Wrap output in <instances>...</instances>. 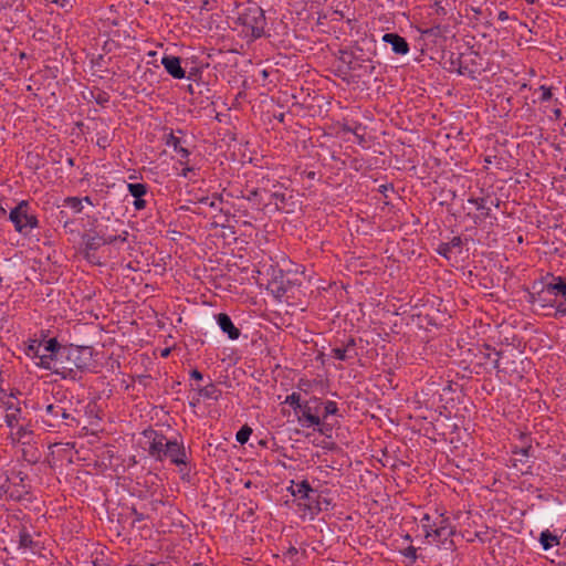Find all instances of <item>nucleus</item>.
Here are the masks:
<instances>
[{"mask_svg": "<svg viewBox=\"0 0 566 566\" xmlns=\"http://www.w3.org/2000/svg\"><path fill=\"white\" fill-rule=\"evenodd\" d=\"M400 553L406 558H408L411 563H415L417 560V558H418L417 548L415 546H412V545L401 549Z\"/></svg>", "mask_w": 566, "mask_h": 566, "instance_id": "36", "label": "nucleus"}, {"mask_svg": "<svg viewBox=\"0 0 566 566\" xmlns=\"http://www.w3.org/2000/svg\"><path fill=\"white\" fill-rule=\"evenodd\" d=\"M437 29H438V28H430V29H426V30L421 31V33H422L423 35H433V34H436V30H437Z\"/></svg>", "mask_w": 566, "mask_h": 566, "instance_id": "48", "label": "nucleus"}, {"mask_svg": "<svg viewBox=\"0 0 566 566\" xmlns=\"http://www.w3.org/2000/svg\"><path fill=\"white\" fill-rule=\"evenodd\" d=\"M165 460L168 459L176 467L188 464L187 452L181 439H170L169 442H165Z\"/></svg>", "mask_w": 566, "mask_h": 566, "instance_id": "13", "label": "nucleus"}, {"mask_svg": "<svg viewBox=\"0 0 566 566\" xmlns=\"http://www.w3.org/2000/svg\"><path fill=\"white\" fill-rule=\"evenodd\" d=\"M133 522L139 523L145 520V515L143 513H139L137 510L133 509L132 511Z\"/></svg>", "mask_w": 566, "mask_h": 566, "instance_id": "44", "label": "nucleus"}, {"mask_svg": "<svg viewBox=\"0 0 566 566\" xmlns=\"http://www.w3.org/2000/svg\"><path fill=\"white\" fill-rule=\"evenodd\" d=\"M356 343L353 338H349L347 344L344 347H334L331 350V356L335 359L347 361L357 355L355 350Z\"/></svg>", "mask_w": 566, "mask_h": 566, "instance_id": "19", "label": "nucleus"}, {"mask_svg": "<svg viewBox=\"0 0 566 566\" xmlns=\"http://www.w3.org/2000/svg\"><path fill=\"white\" fill-rule=\"evenodd\" d=\"M532 447H522V448H515L512 450V467L518 469V463L522 465H527L530 463V460L532 458Z\"/></svg>", "mask_w": 566, "mask_h": 566, "instance_id": "21", "label": "nucleus"}, {"mask_svg": "<svg viewBox=\"0 0 566 566\" xmlns=\"http://www.w3.org/2000/svg\"><path fill=\"white\" fill-rule=\"evenodd\" d=\"M437 252L446 258V259H450V253L452 252V250L450 249V247L447 244V242H443L441 243L438 249H437Z\"/></svg>", "mask_w": 566, "mask_h": 566, "instance_id": "40", "label": "nucleus"}, {"mask_svg": "<svg viewBox=\"0 0 566 566\" xmlns=\"http://www.w3.org/2000/svg\"><path fill=\"white\" fill-rule=\"evenodd\" d=\"M545 291L555 297H559L560 294L566 292V280L562 276H553L552 282L545 285Z\"/></svg>", "mask_w": 566, "mask_h": 566, "instance_id": "22", "label": "nucleus"}, {"mask_svg": "<svg viewBox=\"0 0 566 566\" xmlns=\"http://www.w3.org/2000/svg\"><path fill=\"white\" fill-rule=\"evenodd\" d=\"M117 242V237H102L98 234H87L84 238L85 251L87 258H90L91 251H96L99 247L105 244H113Z\"/></svg>", "mask_w": 566, "mask_h": 566, "instance_id": "18", "label": "nucleus"}, {"mask_svg": "<svg viewBox=\"0 0 566 566\" xmlns=\"http://www.w3.org/2000/svg\"><path fill=\"white\" fill-rule=\"evenodd\" d=\"M420 527L427 544L446 551L454 548L452 537L455 534V528L451 524L450 517L443 512L434 510L433 512L424 513L420 517Z\"/></svg>", "mask_w": 566, "mask_h": 566, "instance_id": "1", "label": "nucleus"}, {"mask_svg": "<svg viewBox=\"0 0 566 566\" xmlns=\"http://www.w3.org/2000/svg\"><path fill=\"white\" fill-rule=\"evenodd\" d=\"M63 353L64 364L76 370V379L80 373L88 369L92 363V352L90 347L70 346Z\"/></svg>", "mask_w": 566, "mask_h": 566, "instance_id": "8", "label": "nucleus"}, {"mask_svg": "<svg viewBox=\"0 0 566 566\" xmlns=\"http://www.w3.org/2000/svg\"><path fill=\"white\" fill-rule=\"evenodd\" d=\"M190 378L195 380H202L203 375L198 369H192L190 371Z\"/></svg>", "mask_w": 566, "mask_h": 566, "instance_id": "45", "label": "nucleus"}, {"mask_svg": "<svg viewBox=\"0 0 566 566\" xmlns=\"http://www.w3.org/2000/svg\"><path fill=\"white\" fill-rule=\"evenodd\" d=\"M238 21L242 25L245 36L252 40L260 39L265 34L266 19L264 11L256 4L243 9L239 14Z\"/></svg>", "mask_w": 566, "mask_h": 566, "instance_id": "5", "label": "nucleus"}, {"mask_svg": "<svg viewBox=\"0 0 566 566\" xmlns=\"http://www.w3.org/2000/svg\"><path fill=\"white\" fill-rule=\"evenodd\" d=\"M35 409L43 410L44 413L41 416L42 422L50 428H56L61 420L75 421L74 417L59 403H48L44 408L38 406Z\"/></svg>", "mask_w": 566, "mask_h": 566, "instance_id": "11", "label": "nucleus"}, {"mask_svg": "<svg viewBox=\"0 0 566 566\" xmlns=\"http://www.w3.org/2000/svg\"><path fill=\"white\" fill-rule=\"evenodd\" d=\"M83 200V202L90 205V206H97V202H94L93 199L90 197V196H85L83 198H81Z\"/></svg>", "mask_w": 566, "mask_h": 566, "instance_id": "47", "label": "nucleus"}, {"mask_svg": "<svg viewBox=\"0 0 566 566\" xmlns=\"http://www.w3.org/2000/svg\"><path fill=\"white\" fill-rule=\"evenodd\" d=\"M538 541L544 551H548L560 544V537L552 533L549 530L542 531Z\"/></svg>", "mask_w": 566, "mask_h": 566, "instance_id": "23", "label": "nucleus"}, {"mask_svg": "<svg viewBox=\"0 0 566 566\" xmlns=\"http://www.w3.org/2000/svg\"><path fill=\"white\" fill-rule=\"evenodd\" d=\"M127 190L129 192V195L132 197H134V199H140V198H144L148 191H149V186L147 184H143V182H136V184H127Z\"/></svg>", "mask_w": 566, "mask_h": 566, "instance_id": "27", "label": "nucleus"}, {"mask_svg": "<svg viewBox=\"0 0 566 566\" xmlns=\"http://www.w3.org/2000/svg\"><path fill=\"white\" fill-rule=\"evenodd\" d=\"M562 460H563V467L566 470V454L563 455Z\"/></svg>", "mask_w": 566, "mask_h": 566, "instance_id": "56", "label": "nucleus"}, {"mask_svg": "<svg viewBox=\"0 0 566 566\" xmlns=\"http://www.w3.org/2000/svg\"><path fill=\"white\" fill-rule=\"evenodd\" d=\"M25 475L18 472L13 478H7L6 483L0 486V494H7L11 500L20 501L29 494V486L24 482Z\"/></svg>", "mask_w": 566, "mask_h": 566, "instance_id": "10", "label": "nucleus"}, {"mask_svg": "<svg viewBox=\"0 0 566 566\" xmlns=\"http://www.w3.org/2000/svg\"><path fill=\"white\" fill-rule=\"evenodd\" d=\"M34 546L33 538L27 530L19 532V547L32 549Z\"/></svg>", "mask_w": 566, "mask_h": 566, "instance_id": "32", "label": "nucleus"}, {"mask_svg": "<svg viewBox=\"0 0 566 566\" xmlns=\"http://www.w3.org/2000/svg\"><path fill=\"white\" fill-rule=\"evenodd\" d=\"M382 42L391 45V50L397 55H406L410 51V46L405 38L398 33H385L381 38Z\"/></svg>", "mask_w": 566, "mask_h": 566, "instance_id": "16", "label": "nucleus"}, {"mask_svg": "<svg viewBox=\"0 0 566 566\" xmlns=\"http://www.w3.org/2000/svg\"><path fill=\"white\" fill-rule=\"evenodd\" d=\"M42 348H44V344L42 343ZM42 354H48L44 349H42Z\"/></svg>", "mask_w": 566, "mask_h": 566, "instance_id": "59", "label": "nucleus"}, {"mask_svg": "<svg viewBox=\"0 0 566 566\" xmlns=\"http://www.w3.org/2000/svg\"><path fill=\"white\" fill-rule=\"evenodd\" d=\"M297 553H298V551H297V548H296V547H294V546H291V547L287 549V552H286V554H287L289 556L297 555Z\"/></svg>", "mask_w": 566, "mask_h": 566, "instance_id": "53", "label": "nucleus"}, {"mask_svg": "<svg viewBox=\"0 0 566 566\" xmlns=\"http://www.w3.org/2000/svg\"><path fill=\"white\" fill-rule=\"evenodd\" d=\"M133 207L137 211L144 210L147 207V201L144 198L135 199L133 201Z\"/></svg>", "mask_w": 566, "mask_h": 566, "instance_id": "42", "label": "nucleus"}, {"mask_svg": "<svg viewBox=\"0 0 566 566\" xmlns=\"http://www.w3.org/2000/svg\"><path fill=\"white\" fill-rule=\"evenodd\" d=\"M160 62L166 72L174 78L182 80L186 77V71L181 67V60L179 56L165 54Z\"/></svg>", "mask_w": 566, "mask_h": 566, "instance_id": "15", "label": "nucleus"}, {"mask_svg": "<svg viewBox=\"0 0 566 566\" xmlns=\"http://www.w3.org/2000/svg\"><path fill=\"white\" fill-rule=\"evenodd\" d=\"M289 490L294 497L307 501L306 506L312 515H317L322 511L321 502L319 500H314L315 491L306 480L298 483L293 482Z\"/></svg>", "mask_w": 566, "mask_h": 566, "instance_id": "9", "label": "nucleus"}, {"mask_svg": "<svg viewBox=\"0 0 566 566\" xmlns=\"http://www.w3.org/2000/svg\"><path fill=\"white\" fill-rule=\"evenodd\" d=\"M64 206L73 210L74 213L78 214L83 211V200L78 197H66L64 199Z\"/></svg>", "mask_w": 566, "mask_h": 566, "instance_id": "28", "label": "nucleus"}, {"mask_svg": "<svg viewBox=\"0 0 566 566\" xmlns=\"http://www.w3.org/2000/svg\"><path fill=\"white\" fill-rule=\"evenodd\" d=\"M4 422L11 430L13 442H21L32 433L29 423L22 417L21 408L13 403H8L6 407Z\"/></svg>", "mask_w": 566, "mask_h": 566, "instance_id": "7", "label": "nucleus"}, {"mask_svg": "<svg viewBox=\"0 0 566 566\" xmlns=\"http://www.w3.org/2000/svg\"><path fill=\"white\" fill-rule=\"evenodd\" d=\"M66 163H67V165H69L70 167H73V166L75 165V160H74V158H72V157H69V158L66 159Z\"/></svg>", "mask_w": 566, "mask_h": 566, "instance_id": "54", "label": "nucleus"}, {"mask_svg": "<svg viewBox=\"0 0 566 566\" xmlns=\"http://www.w3.org/2000/svg\"><path fill=\"white\" fill-rule=\"evenodd\" d=\"M403 538H405L406 541H408V542H411V541H412V538H411V536H410L409 534L405 535V537H403Z\"/></svg>", "mask_w": 566, "mask_h": 566, "instance_id": "57", "label": "nucleus"}, {"mask_svg": "<svg viewBox=\"0 0 566 566\" xmlns=\"http://www.w3.org/2000/svg\"><path fill=\"white\" fill-rule=\"evenodd\" d=\"M538 91L541 92L539 102L544 103L552 98V90L549 86L541 85Z\"/></svg>", "mask_w": 566, "mask_h": 566, "instance_id": "37", "label": "nucleus"}, {"mask_svg": "<svg viewBox=\"0 0 566 566\" xmlns=\"http://www.w3.org/2000/svg\"><path fill=\"white\" fill-rule=\"evenodd\" d=\"M252 434V429L249 426H243L235 434V440L240 444H244L248 442L250 436Z\"/></svg>", "mask_w": 566, "mask_h": 566, "instance_id": "33", "label": "nucleus"}, {"mask_svg": "<svg viewBox=\"0 0 566 566\" xmlns=\"http://www.w3.org/2000/svg\"><path fill=\"white\" fill-rule=\"evenodd\" d=\"M447 244L450 247L451 250L453 249H460L462 245V240L460 237H453Z\"/></svg>", "mask_w": 566, "mask_h": 566, "instance_id": "43", "label": "nucleus"}, {"mask_svg": "<svg viewBox=\"0 0 566 566\" xmlns=\"http://www.w3.org/2000/svg\"><path fill=\"white\" fill-rule=\"evenodd\" d=\"M96 145L103 149L111 145V140L106 132H98L96 134Z\"/></svg>", "mask_w": 566, "mask_h": 566, "instance_id": "34", "label": "nucleus"}, {"mask_svg": "<svg viewBox=\"0 0 566 566\" xmlns=\"http://www.w3.org/2000/svg\"><path fill=\"white\" fill-rule=\"evenodd\" d=\"M337 412H338L337 402H335L333 400L323 401V408H322V413H321L322 419H326L328 416H334Z\"/></svg>", "mask_w": 566, "mask_h": 566, "instance_id": "31", "label": "nucleus"}, {"mask_svg": "<svg viewBox=\"0 0 566 566\" xmlns=\"http://www.w3.org/2000/svg\"><path fill=\"white\" fill-rule=\"evenodd\" d=\"M199 203L206 205L212 209L221 210L219 203L222 202V197L219 195H213L212 197L203 196L198 199Z\"/></svg>", "mask_w": 566, "mask_h": 566, "instance_id": "30", "label": "nucleus"}, {"mask_svg": "<svg viewBox=\"0 0 566 566\" xmlns=\"http://www.w3.org/2000/svg\"><path fill=\"white\" fill-rule=\"evenodd\" d=\"M303 402L304 401L301 400V395L296 391H293L292 394L287 395L284 400V403H286L293 408V410L295 411V415L302 408Z\"/></svg>", "mask_w": 566, "mask_h": 566, "instance_id": "29", "label": "nucleus"}, {"mask_svg": "<svg viewBox=\"0 0 566 566\" xmlns=\"http://www.w3.org/2000/svg\"><path fill=\"white\" fill-rule=\"evenodd\" d=\"M497 18L500 21H506L509 19V14L506 11H500Z\"/></svg>", "mask_w": 566, "mask_h": 566, "instance_id": "49", "label": "nucleus"}, {"mask_svg": "<svg viewBox=\"0 0 566 566\" xmlns=\"http://www.w3.org/2000/svg\"><path fill=\"white\" fill-rule=\"evenodd\" d=\"M259 193H260V191L258 189L250 191V193L248 196V200H250V201L255 200L256 197L259 196Z\"/></svg>", "mask_w": 566, "mask_h": 566, "instance_id": "46", "label": "nucleus"}, {"mask_svg": "<svg viewBox=\"0 0 566 566\" xmlns=\"http://www.w3.org/2000/svg\"><path fill=\"white\" fill-rule=\"evenodd\" d=\"M178 164H179V166H181L180 170H178V168L175 167L178 176H180L185 179L192 180L198 175L197 174L198 169L195 168L193 166H189L188 159H179Z\"/></svg>", "mask_w": 566, "mask_h": 566, "instance_id": "26", "label": "nucleus"}, {"mask_svg": "<svg viewBox=\"0 0 566 566\" xmlns=\"http://www.w3.org/2000/svg\"><path fill=\"white\" fill-rule=\"evenodd\" d=\"M169 353H170V349L166 348L163 350L161 356L167 357L169 355Z\"/></svg>", "mask_w": 566, "mask_h": 566, "instance_id": "55", "label": "nucleus"}, {"mask_svg": "<svg viewBox=\"0 0 566 566\" xmlns=\"http://www.w3.org/2000/svg\"><path fill=\"white\" fill-rule=\"evenodd\" d=\"M553 115H554L555 119H559L562 117L563 113H562L560 108L556 107L553 109Z\"/></svg>", "mask_w": 566, "mask_h": 566, "instance_id": "50", "label": "nucleus"}, {"mask_svg": "<svg viewBox=\"0 0 566 566\" xmlns=\"http://www.w3.org/2000/svg\"><path fill=\"white\" fill-rule=\"evenodd\" d=\"M322 408H323V400L317 397H312L308 400H305L302 403V408L296 413V418L298 421V424L302 428L305 429H317L322 432V429L319 428L322 424Z\"/></svg>", "mask_w": 566, "mask_h": 566, "instance_id": "6", "label": "nucleus"}, {"mask_svg": "<svg viewBox=\"0 0 566 566\" xmlns=\"http://www.w3.org/2000/svg\"><path fill=\"white\" fill-rule=\"evenodd\" d=\"M532 303H534V304L538 303V305L542 306V307H548V306H551V307L555 306L556 307L555 304H553V303L546 301L545 298H543L541 294L533 295L532 296Z\"/></svg>", "mask_w": 566, "mask_h": 566, "instance_id": "38", "label": "nucleus"}, {"mask_svg": "<svg viewBox=\"0 0 566 566\" xmlns=\"http://www.w3.org/2000/svg\"><path fill=\"white\" fill-rule=\"evenodd\" d=\"M468 202L473 205L478 211H480V214L478 218L488 219L491 218V210L492 206L499 207V200L491 199L490 196L486 197H470L468 199Z\"/></svg>", "mask_w": 566, "mask_h": 566, "instance_id": "14", "label": "nucleus"}, {"mask_svg": "<svg viewBox=\"0 0 566 566\" xmlns=\"http://www.w3.org/2000/svg\"><path fill=\"white\" fill-rule=\"evenodd\" d=\"M216 321L220 329L228 335L229 339L237 340L240 337V329L233 324L228 314L219 313L216 315Z\"/></svg>", "mask_w": 566, "mask_h": 566, "instance_id": "17", "label": "nucleus"}, {"mask_svg": "<svg viewBox=\"0 0 566 566\" xmlns=\"http://www.w3.org/2000/svg\"><path fill=\"white\" fill-rule=\"evenodd\" d=\"M270 201H274L275 205H284L286 202V197L283 192H271L270 193Z\"/></svg>", "mask_w": 566, "mask_h": 566, "instance_id": "39", "label": "nucleus"}, {"mask_svg": "<svg viewBox=\"0 0 566 566\" xmlns=\"http://www.w3.org/2000/svg\"><path fill=\"white\" fill-rule=\"evenodd\" d=\"M527 4H533L535 3L536 0H525Z\"/></svg>", "mask_w": 566, "mask_h": 566, "instance_id": "58", "label": "nucleus"}, {"mask_svg": "<svg viewBox=\"0 0 566 566\" xmlns=\"http://www.w3.org/2000/svg\"><path fill=\"white\" fill-rule=\"evenodd\" d=\"M433 3L431 4V8L436 11V13L440 15H446L447 11L446 8L442 6L441 1L432 0Z\"/></svg>", "mask_w": 566, "mask_h": 566, "instance_id": "41", "label": "nucleus"}, {"mask_svg": "<svg viewBox=\"0 0 566 566\" xmlns=\"http://www.w3.org/2000/svg\"><path fill=\"white\" fill-rule=\"evenodd\" d=\"M44 344V350L48 354L41 356V361H35L36 366L51 370L63 379H76V370L64 364L63 353L67 347L62 346L56 338H50Z\"/></svg>", "mask_w": 566, "mask_h": 566, "instance_id": "2", "label": "nucleus"}, {"mask_svg": "<svg viewBox=\"0 0 566 566\" xmlns=\"http://www.w3.org/2000/svg\"><path fill=\"white\" fill-rule=\"evenodd\" d=\"M494 355H495V358L493 359V367L497 368L499 367V363H500V353L495 352Z\"/></svg>", "mask_w": 566, "mask_h": 566, "instance_id": "52", "label": "nucleus"}, {"mask_svg": "<svg viewBox=\"0 0 566 566\" xmlns=\"http://www.w3.org/2000/svg\"><path fill=\"white\" fill-rule=\"evenodd\" d=\"M344 130L353 133L355 136L363 138L361 132L364 130V127L360 123H354L353 125L346 124L344 126Z\"/></svg>", "mask_w": 566, "mask_h": 566, "instance_id": "35", "label": "nucleus"}, {"mask_svg": "<svg viewBox=\"0 0 566 566\" xmlns=\"http://www.w3.org/2000/svg\"><path fill=\"white\" fill-rule=\"evenodd\" d=\"M339 61L345 65L346 72L353 82L370 76L376 70L375 61L360 48L352 51H342Z\"/></svg>", "mask_w": 566, "mask_h": 566, "instance_id": "3", "label": "nucleus"}, {"mask_svg": "<svg viewBox=\"0 0 566 566\" xmlns=\"http://www.w3.org/2000/svg\"><path fill=\"white\" fill-rule=\"evenodd\" d=\"M9 221L15 232L21 235L30 234L40 227V220L28 200H20L9 212Z\"/></svg>", "mask_w": 566, "mask_h": 566, "instance_id": "4", "label": "nucleus"}, {"mask_svg": "<svg viewBox=\"0 0 566 566\" xmlns=\"http://www.w3.org/2000/svg\"><path fill=\"white\" fill-rule=\"evenodd\" d=\"M199 396L205 399L219 400L221 397V389L216 384L210 381L208 385L198 388Z\"/></svg>", "mask_w": 566, "mask_h": 566, "instance_id": "25", "label": "nucleus"}, {"mask_svg": "<svg viewBox=\"0 0 566 566\" xmlns=\"http://www.w3.org/2000/svg\"><path fill=\"white\" fill-rule=\"evenodd\" d=\"M24 353L31 359H38L41 361L42 354V340L40 339H29L25 344Z\"/></svg>", "mask_w": 566, "mask_h": 566, "instance_id": "24", "label": "nucleus"}, {"mask_svg": "<svg viewBox=\"0 0 566 566\" xmlns=\"http://www.w3.org/2000/svg\"><path fill=\"white\" fill-rule=\"evenodd\" d=\"M127 235H128V232L124 231L122 234L116 235L117 237V241L125 242L127 240Z\"/></svg>", "mask_w": 566, "mask_h": 566, "instance_id": "51", "label": "nucleus"}, {"mask_svg": "<svg viewBox=\"0 0 566 566\" xmlns=\"http://www.w3.org/2000/svg\"><path fill=\"white\" fill-rule=\"evenodd\" d=\"M184 144L185 140L181 137L175 135L174 132L166 136L165 145L167 147H171L180 156V159H189L190 151L184 147Z\"/></svg>", "mask_w": 566, "mask_h": 566, "instance_id": "20", "label": "nucleus"}, {"mask_svg": "<svg viewBox=\"0 0 566 566\" xmlns=\"http://www.w3.org/2000/svg\"><path fill=\"white\" fill-rule=\"evenodd\" d=\"M143 434L148 442L147 452L149 457L156 461H164L166 454L165 442H169L170 439H168L163 432L153 429L145 430Z\"/></svg>", "mask_w": 566, "mask_h": 566, "instance_id": "12", "label": "nucleus"}]
</instances>
